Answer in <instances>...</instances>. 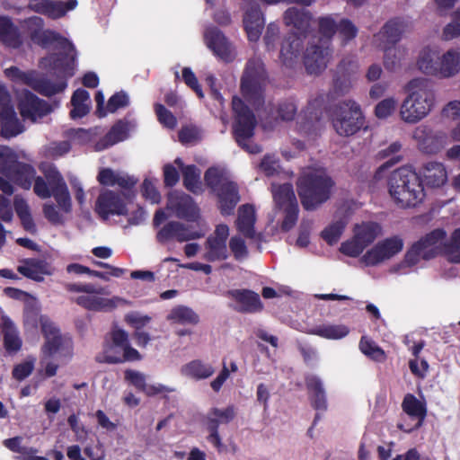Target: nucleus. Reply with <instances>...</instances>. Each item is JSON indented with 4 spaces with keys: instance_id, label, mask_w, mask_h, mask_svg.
<instances>
[{
    "instance_id": "7ed1b4c3",
    "label": "nucleus",
    "mask_w": 460,
    "mask_h": 460,
    "mask_svg": "<svg viewBox=\"0 0 460 460\" xmlns=\"http://www.w3.org/2000/svg\"><path fill=\"white\" fill-rule=\"evenodd\" d=\"M411 92L400 107L401 119L409 124H416L427 117L435 104L432 84L425 78H414L408 84Z\"/></svg>"
},
{
    "instance_id": "bb28decb",
    "label": "nucleus",
    "mask_w": 460,
    "mask_h": 460,
    "mask_svg": "<svg viewBox=\"0 0 460 460\" xmlns=\"http://www.w3.org/2000/svg\"><path fill=\"white\" fill-rule=\"evenodd\" d=\"M65 52L52 53L48 58H43V61L48 62L50 69L58 72L59 78H66L74 75V64H75V51L64 50Z\"/></svg>"
},
{
    "instance_id": "39448f33",
    "label": "nucleus",
    "mask_w": 460,
    "mask_h": 460,
    "mask_svg": "<svg viewBox=\"0 0 460 460\" xmlns=\"http://www.w3.org/2000/svg\"><path fill=\"white\" fill-rule=\"evenodd\" d=\"M331 120L334 130L341 137L355 135L365 124L360 105L353 100H345L336 104L331 111Z\"/></svg>"
},
{
    "instance_id": "09e8293b",
    "label": "nucleus",
    "mask_w": 460,
    "mask_h": 460,
    "mask_svg": "<svg viewBox=\"0 0 460 460\" xmlns=\"http://www.w3.org/2000/svg\"><path fill=\"white\" fill-rule=\"evenodd\" d=\"M57 201L59 208L65 213H70L72 210V202L70 193L64 180L60 177L58 182L52 187V195Z\"/></svg>"
},
{
    "instance_id": "412c9836",
    "label": "nucleus",
    "mask_w": 460,
    "mask_h": 460,
    "mask_svg": "<svg viewBox=\"0 0 460 460\" xmlns=\"http://www.w3.org/2000/svg\"><path fill=\"white\" fill-rule=\"evenodd\" d=\"M330 49L323 44L309 45L304 54V64L310 75H319L327 66Z\"/></svg>"
},
{
    "instance_id": "b1692460",
    "label": "nucleus",
    "mask_w": 460,
    "mask_h": 460,
    "mask_svg": "<svg viewBox=\"0 0 460 460\" xmlns=\"http://www.w3.org/2000/svg\"><path fill=\"white\" fill-rule=\"evenodd\" d=\"M412 28V22L409 17H394L383 26L380 36L387 46H395L402 36Z\"/></svg>"
},
{
    "instance_id": "338daca9",
    "label": "nucleus",
    "mask_w": 460,
    "mask_h": 460,
    "mask_svg": "<svg viewBox=\"0 0 460 460\" xmlns=\"http://www.w3.org/2000/svg\"><path fill=\"white\" fill-rule=\"evenodd\" d=\"M129 104V99L128 94L123 92H118L115 93L113 95H111L107 102L106 106V112L114 113L120 108H125L128 106Z\"/></svg>"
},
{
    "instance_id": "de8ad7c7",
    "label": "nucleus",
    "mask_w": 460,
    "mask_h": 460,
    "mask_svg": "<svg viewBox=\"0 0 460 460\" xmlns=\"http://www.w3.org/2000/svg\"><path fill=\"white\" fill-rule=\"evenodd\" d=\"M311 333L328 340H340L349 333V328L344 324H323L314 327Z\"/></svg>"
},
{
    "instance_id": "20e7f679",
    "label": "nucleus",
    "mask_w": 460,
    "mask_h": 460,
    "mask_svg": "<svg viewBox=\"0 0 460 460\" xmlns=\"http://www.w3.org/2000/svg\"><path fill=\"white\" fill-rule=\"evenodd\" d=\"M232 109L234 115L233 135L236 143L250 154L261 153L262 151L261 146L249 143L257 125L253 111L238 96L233 97Z\"/></svg>"
},
{
    "instance_id": "774afa93",
    "label": "nucleus",
    "mask_w": 460,
    "mask_h": 460,
    "mask_svg": "<svg viewBox=\"0 0 460 460\" xmlns=\"http://www.w3.org/2000/svg\"><path fill=\"white\" fill-rule=\"evenodd\" d=\"M460 36V10H456L452 14V21L443 30V39L446 40H453Z\"/></svg>"
},
{
    "instance_id": "5701e85b",
    "label": "nucleus",
    "mask_w": 460,
    "mask_h": 460,
    "mask_svg": "<svg viewBox=\"0 0 460 460\" xmlns=\"http://www.w3.org/2000/svg\"><path fill=\"white\" fill-rule=\"evenodd\" d=\"M17 266V271L23 277L36 282H42L44 276H50L53 273L50 263L45 259L26 258L22 259Z\"/></svg>"
},
{
    "instance_id": "4c0bfd02",
    "label": "nucleus",
    "mask_w": 460,
    "mask_h": 460,
    "mask_svg": "<svg viewBox=\"0 0 460 460\" xmlns=\"http://www.w3.org/2000/svg\"><path fill=\"white\" fill-rule=\"evenodd\" d=\"M460 71V52L456 49H449L439 58L438 66V77L449 78Z\"/></svg>"
},
{
    "instance_id": "a878e982",
    "label": "nucleus",
    "mask_w": 460,
    "mask_h": 460,
    "mask_svg": "<svg viewBox=\"0 0 460 460\" xmlns=\"http://www.w3.org/2000/svg\"><path fill=\"white\" fill-rule=\"evenodd\" d=\"M215 193L218 199L220 213L223 216L232 215L237 203L240 201L237 184L234 181H226Z\"/></svg>"
},
{
    "instance_id": "4be33fe9",
    "label": "nucleus",
    "mask_w": 460,
    "mask_h": 460,
    "mask_svg": "<svg viewBox=\"0 0 460 460\" xmlns=\"http://www.w3.org/2000/svg\"><path fill=\"white\" fill-rule=\"evenodd\" d=\"M317 101L309 102L298 117L297 129L305 136L315 135L322 128L323 111L316 107Z\"/></svg>"
},
{
    "instance_id": "0e129e2a",
    "label": "nucleus",
    "mask_w": 460,
    "mask_h": 460,
    "mask_svg": "<svg viewBox=\"0 0 460 460\" xmlns=\"http://www.w3.org/2000/svg\"><path fill=\"white\" fill-rule=\"evenodd\" d=\"M204 181L206 185L214 193L218 190L221 184L226 181L223 179V173L216 167H210L205 172Z\"/></svg>"
},
{
    "instance_id": "58836bf2",
    "label": "nucleus",
    "mask_w": 460,
    "mask_h": 460,
    "mask_svg": "<svg viewBox=\"0 0 460 460\" xmlns=\"http://www.w3.org/2000/svg\"><path fill=\"white\" fill-rule=\"evenodd\" d=\"M0 135L4 138H11L21 134L24 127L19 121L13 109H4L0 113Z\"/></svg>"
},
{
    "instance_id": "a18cd8bd",
    "label": "nucleus",
    "mask_w": 460,
    "mask_h": 460,
    "mask_svg": "<svg viewBox=\"0 0 460 460\" xmlns=\"http://www.w3.org/2000/svg\"><path fill=\"white\" fill-rule=\"evenodd\" d=\"M183 186L195 195L203 192L200 181V170L195 164H189L183 168Z\"/></svg>"
},
{
    "instance_id": "2eb2a0df",
    "label": "nucleus",
    "mask_w": 460,
    "mask_h": 460,
    "mask_svg": "<svg viewBox=\"0 0 460 460\" xmlns=\"http://www.w3.org/2000/svg\"><path fill=\"white\" fill-rule=\"evenodd\" d=\"M167 208L180 219L196 222L199 218V208L191 196L184 192H174L168 196Z\"/></svg>"
},
{
    "instance_id": "6e6552de",
    "label": "nucleus",
    "mask_w": 460,
    "mask_h": 460,
    "mask_svg": "<svg viewBox=\"0 0 460 460\" xmlns=\"http://www.w3.org/2000/svg\"><path fill=\"white\" fill-rule=\"evenodd\" d=\"M447 233L442 228H437L426 234L415 242L406 252L404 262L408 266H414L420 261H429L438 256L439 249L438 244L446 239Z\"/></svg>"
},
{
    "instance_id": "473e14b6",
    "label": "nucleus",
    "mask_w": 460,
    "mask_h": 460,
    "mask_svg": "<svg viewBox=\"0 0 460 460\" xmlns=\"http://www.w3.org/2000/svg\"><path fill=\"white\" fill-rule=\"evenodd\" d=\"M37 175L33 165L19 161L6 178L11 180L18 187L29 190Z\"/></svg>"
},
{
    "instance_id": "dca6fc26",
    "label": "nucleus",
    "mask_w": 460,
    "mask_h": 460,
    "mask_svg": "<svg viewBox=\"0 0 460 460\" xmlns=\"http://www.w3.org/2000/svg\"><path fill=\"white\" fill-rule=\"evenodd\" d=\"M18 110L24 119L36 121L37 119L49 114L53 108L48 102L39 98L31 92L26 91L19 100Z\"/></svg>"
},
{
    "instance_id": "f03ea898",
    "label": "nucleus",
    "mask_w": 460,
    "mask_h": 460,
    "mask_svg": "<svg viewBox=\"0 0 460 460\" xmlns=\"http://www.w3.org/2000/svg\"><path fill=\"white\" fill-rule=\"evenodd\" d=\"M334 186V181L323 169L302 173L296 181V191L303 208L316 210L330 199Z\"/></svg>"
},
{
    "instance_id": "a19ab883",
    "label": "nucleus",
    "mask_w": 460,
    "mask_h": 460,
    "mask_svg": "<svg viewBox=\"0 0 460 460\" xmlns=\"http://www.w3.org/2000/svg\"><path fill=\"white\" fill-rule=\"evenodd\" d=\"M439 64V55L436 50L427 47L424 48L419 55L417 60L418 68L425 75L438 77V66Z\"/></svg>"
},
{
    "instance_id": "c85d7f7f",
    "label": "nucleus",
    "mask_w": 460,
    "mask_h": 460,
    "mask_svg": "<svg viewBox=\"0 0 460 460\" xmlns=\"http://www.w3.org/2000/svg\"><path fill=\"white\" fill-rule=\"evenodd\" d=\"M312 20L313 15L311 12L294 6L288 8L283 13L285 25L292 26L304 38L306 37L310 31Z\"/></svg>"
},
{
    "instance_id": "2f4dec72",
    "label": "nucleus",
    "mask_w": 460,
    "mask_h": 460,
    "mask_svg": "<svg viewBox=\"0 0 460 460\" xmlns=\"http://www.w3.org/2000/svg\"><path fill=\"white\" fill-rule=\"evenodd\" d=\"M305 381L311 406L317 411H326L328 402L322 380L318 376L311 375L307 376Z\"/></svg>"
},
{
    "instance_id": "f704fd0d",
    "label": "nucleus",
    "mask_w": 460,
    "mask_h": 460,
    "mask_svg": "<svg viewBox=\"0 0 460 460\" xmlns=\"http://www.w3.org/2000/svg\"><path fill=\"white\" fill-rule=\"evenodd\" d=\"M77 4V0H68L66 2L52 0V2H45L35 5L34 12L56 20L65 16L68 11L75 9Z\"/></svg>"
},
{
    "instance_id": "bf43d9fd",
    "label": "nucleus",
    "mask_w": 460,
    "mask_h": 460,
    "mask_svg": "<svg viewBox=\"0 0 460 460\" xmlns=\"http://www.w3.org/2000/svg\"><path fill=\"white\" fill-rule=\"evenodd\" d=\"M345 223L341 220L336 221L329 225L321 232V237L330 245L338 243L343 231Z\"/></svg>"
},
{
    "instance_id": "37998d69",
    "label": "nucleus",
    "mask_w": 460,
    "mask_h": 460,
    "mask_svg": "<svg viewBox=\"0 0 460 460\" xmlns=\"http://www.w3.org/2000/svg\"><path fill=\"white\" fill-rule=\"evenodd\" d=\"M381 231V226L376 222H363L361 225H356L354 228V236L365 246L370 245L377 237Z\"/></svg>"
},
{
    "instance_id": "c9c22d12",
    "label": "nucleus",
    "mask_w": 460,
    "mask_h": 460,
    "mask_svg": "<svg viewBox=\"0 0 460 460\" xmlns=\"http://www.w3.org/2000/svg\"><path fill=\"white\" fill-rule=\"evenodd\" d=\"M256 222L255 208L251 204H243L238 208L236 228L239 233L249 239L255 237L254 225Z\"/></svg>"
},
{
    "instance_id": "4d7b16f0",
    "label": "nucleus",
    "mask_w": 460,
    "mask_h": 460,
    "mask_svg": "<svg viewBox=\"0 0 460 460\" xmlns=\"http://www.w3.org/2000/svg\"><path fill=\"white\" fill-rule=\"evenodd\" d=\"M16 154L8 146H0V173L4 177L10 173L18 163Z\"/></svg>"
},
{
    "instance_id": "6ab92c4d",
    "label": "nucleus",
    "mask_w": 460,
    "mask_h": 460,
    "mask_svg": "<svg viewBox=\"0 0 460 460\" xmlns=\"http://www.w3.org/2000/svg\"><path fill=\"white\" fill-rule=\"evenodd\" d=\"M243 28L250 41H257L264 28L265 20L260 4L256 1L251 2L243 13Z\"/></svg>"
},
{
    "instance_id": "ddd939ff",
    "label": "nucleus",
    "mask_w": 460,
    "mask_h": 460,
    "mask_svg": "<svg viewBox=\"0 0 460 460\" xmlns=\"http://www.w3.org/2000/svg\"><path fill=\"white\" fill-rule=\"evenodd\" d=\"M403 248V240L394 235L378 242L361 258L367 266H376L399 253Z\"/></svg>"
},
{
    "instance_id": "423d86ee",
    "label": "nucleus",
    "mask_w": 460,
    "mask_h": 460,
    "mask_svg": "<svg viewBox=\"0 0 460 460\" xmlns=\"http://www.w3.org/2000/svg\"><path fill=\"white\" fill-rule=\"evenodd\" d=\"M265 68L259 58L247 61L241 77V93L243 98L254 108L264 103Z\"/></svg>"
},
{
    "instance_id": "aec40b11",
    "label": "nucleus",
    "mask_w": 460,
    "mask_h": 460,
    "mask_svg": "<svg viewBox=\"0 0 460 460\" xmlns=\"http://www.w3.org/2000/svg\"><path fill=\"white\" fill-rule=\"evenodd\" d=\"M358 68L357 61L351 58H344L340 61L333 77V91L337 95H342L349 90L352 76Z\"/></svg>"
},
{
    "instance_id": "72a5a7b5",
    "label": "nucleus",
    "mask_w": 460,
    "mask_h": 460,
    "mask_svg": "<svg viewBox=\"0 0 460 460\" xmlns=\"http://www.w3.org/2000/svg\"><path fill=\"white\" fill-rule=\"evenodd\" d=\"M128 136V123L123 120H118L111 129L100 138L94 146L97 152L103 151L115 144L124 141Z\"/></svg>"
},
{
    "instance_id": "f8f14e48",
    "label": "nucleus",
    "mask_w": 460,
    "mask_h": 460,
    "mask_svg": "<svg viewBox=\"0 0 460 460\" xmlns=\"http://www.w3.org/2000/svg\"><path fill=\"white\" fill-rule=\"evenodd\" d=\"M203 38L208 49H209L217 58L225 63H231L234 60L235 53L233 44L217 27H207Z\"/></svg>"
},
{
    "instance_id": "052dcab7",
    "label": "nucleus",
    "mask_w": 460,
    "mask_h": 460,
    "mask_svg": "<svg viewBox=\"0 0 460 460\" xmlns=\"http://www.w3.org/2000/svg\"><path fill=\"white\" fill-rule=\"evenodd\" d=\"M337 25L338 22H336L332 15L321 16L318 18L319 32L327 41H331L337 32Z\"/></svg>"
},
{
    "instance_id": "393cba45",
    "label": "nucleus",
    "mask_w": 460,
    "mask_h": 460,
    "mask_svg": "<svg viewBox=\"0 0 460 460\" xmlns=\"http://www.w3.org/2000/svg\"><path fill=\"white\" fill-rule=\"evenodd\" d=\"M402 411L411 418L416 419L418 421L414 428L406 429L402 424H398L399 429L410 433L413 429L420 428L427 416V407L424 402L420 401L412 394H406L402 402Z\"/></svg>"
},
{
    "instance_id": "e2e57ef3",
    "label": "nucleus",
    "mask_w": 460,
    "mask_h": 460,
    "mask_svg": "<svg viewBox=\"0 0 460 460\" xmlns=\"http://www.w3.org/2000/svg\"><path fill=\"white\" fill-rule=\"evenodd\" d=\"M358 31L357 26L347 18H343L338 22L337 32H339L344 44L355 39Z\"/></svg>"
},
{
    "instance_id": "c03bdc74",
    "label": "nucleus",
    "mask_w": 460,
    "mask_h": 460,
    "mask_svg": "<svg viewBox=\"0 0 460 460\" xmlns=\"http://www.w3.org/2000/svg\"><path fill=\"white\" fill-rule=\"evenodd\" d=\"M75 303L89 311H104L115 306L112 300L109 298L88 294L87 296H79L75 298Z\"/></svg>"
},
{
    "instance_id": "8fccbe9b",
    "label": "nucleus",
    "mask_w": 460,
    "mask_h": 460,
    "mask_svg": "<svg viewBox=\"0 0 460 460\" xmlns=\"http://www.w3.org/2000/svg\"><path fill=\"white\" fill-rule=\"evenodd\" d=\"M359 349L364 355L376 362L383 363L386 360L387 357L385 350L367 336L361 337Z\"/></svg>"
},
{
    "instance_id": "cd10ccee",
    "label": "nucleus",
    "mask_w": 460,
    "mask_h": 460,
    "mask_svg": "<svg viewBox=\"0 0 460 460\" xmlns=\"http://www.w3.org/2000/svg\"><path fill=\"white\" fill-rule=\"evenodd\" d=\"M419 175L429 188L442 187L447 181V172L444 164L437 161L424 163Z\"/></svg>"
},
{
    "instance_id": "3c124183",
    "label": "nucleus",
    "mask_w": 460,
    "mask_h": 460,
    "mask_svg": "<svg viewBox=\"0 0 460 460\" xmlns=\"http://www.w3.org/2000/svg\"><path fill=\"white\" fill-rule=\"evenodd\" d=\"M442 249L451 262L460 263V227L455 229L449 240L442 243Z\"/></svg>"
},
{
    "instance_id": "864d4df0",
    "label": "nucleus",
    "mask_w": 460,
    "mask_h": 460,
    "mask_svg": "<svg viewBox=\"0 0 460 460\" xmlns=\"http://www.w3.org/2000/svg\"><path fill=\"white\" fill-rule=\"evenodd\" d=\"M274 201L280 208L290 204H297V200L290 183H284L279 185L273 193Z\"/></svg>"
},
{
    "instance_id": "603ef678",
    "label": "nucleus",
    "mask_w": 460,
    "mask_h": 460,
    "mask_svg": "<svg viewBox=\"0 0 460 460\" xmlns=\"http://www.w3.org/2000/svg\"><path fill=\"white\" fill-rule=\"evenodd\" d=\"M419 149L428 155L438 154L443 147V137L437 135L426 134L423 137L417 136Z\"/></svg>"
},
{
    "instance_id": "5fc2aeb1",
    "label": "nucleus",
    "mask_w": 460,
    "mask_h": 460,
    "mask_svg": "<svg viewBox=\"0 0 460 460\" xmlns=\"http://www.w3.org/2000/svg\"><path fill=\"white\" fill-rule=\"evenodd\" d=\"M384 54V66L389 71H395L401 66L404 58L405 50L396 49L394 46H385Z\"/></svg>"
},
{
    "instance_id": "79ce46f5",
    "label": "nucleus",
    "mask_w": 460,
    "mask_h": 460,
    "mask_svg": "<svg viewBox=\"0 0 460 460\" xmlns=\"http://www.w3.org/2000/svg\"><path fill=\"white\" fill-rule=\"evenodd\" d=\"M215 372L214 367L200 359H194L185 364L181 368L182 375L195 380L207 379Z\"/></svg>"
},
{
    "instance_id": "6e6d98bb",
    "label": "nucleus",
    "mask_w": 460,
    "mask_h": 460,
    "mask_svg": "<svg viewBox=\"0 0 460 460\" xmlns=\"http://www.w3.org/2000/svg\"><path fill=\"white\" fill-rule=\"evenodd\" d=\"M297 113V105L294 99L288 98L278 102L276 107L277 119L292 121Z\"/></svg>"
},
{
    "instance_id": "a211bd4d",
    "label": "nucleus",
    "mask_w": 460,
    "mask_h": 460,
    "mask_svg": "<svg viewBox=\"0 0 460 460\" xmlns=\"http://www.w3.org/2000/svg\"><path fill=\"white\" fill-rule=\"evenodd\" d=\"M226 296L232 298L237 306L234 310L241 314H256L263 310V304L258 293L253 290L230 289L226 292Z\"/></svg>"
},
{
    "instance_id": "13d9d810",
    "label": "nucleus",
    "mask_w": 460,
    "mask_h": 460,
    "mask_svg": "<svg viewBox=\"0 0 460 460\" xmlns=\"http://www.w3.org/2000/svg\"><path fill=\"white\" fill-rule=\"evenodd\" d=\"M16 154L8 146H0V173L4 177L10 173L18 163Z\"/></svg>"
},
{
    "instance_id": "0eeeda50",
    "label": "nucleus",
    "mask_w": 460,
    "mask_h": 460,
    "mask_svg": "<svg viewBox=\"0 0 460 460\" xmlns=\"http://www.w3.org/2000/svg\"><path fill=\"white\" fill-rule=\"evenodd\" d=\"M111 340V342L105 345L102 355L96 358L98 362L119 364L141 359L140 353L131 347L128 334L126 331L119 328L112 329Z\"/></svg>"
},
{
    "instance_id": "7c9ffc66",
    "label": "nucleus",
    "mask_w": 460,
    "mask_h": 460,
    "mask_svg": "<svg viewBox=\"0 0 460 460\" xmlns=\"http://www.w3.org/2000/svg\"><path fill=\"white\" fill-rule=\"evenodd\" d=\"M0 330L5 350L9 353L19 351L22 345L19 332L11 318L3 312L0 316Z\"/></svg>"
},
{
    "instance_id": "e433bc0d",
    "label": "nucleus",
    "mask_w": 460,
    "mask_h": 460,
    "mask_svg": "<svg viewBox=\"0 0 460 460\" xmlns=\"http://www.w3.org/2000/svg\"><path fill=\"white\" fill-rule=\"evenodd\" d=\"M0 42L12 49H19L22 45L18 27L7 16H0Z\"/></svg>"
},
{
    "instance_id": "c756f323",
    "label": "nucleus",
    "mask_w": 460,
    "mask_h": 460,
    "mask_svg": "<svg viewBox=\"0 0 460 460\" xmlns=\"http://www.w3.org/2000/svg\"><path fill=\"white\" fill-rule=\"evenodd\" d=\"M304 37L296 32H289L281 44L280 59L286 66H292L304 49Z\"/></svg>"
},
{
    "instance_id": "ea45409f",
    "label": "nucleus",
    "mask_w": 460,
    "mask_h": 460,
    "mask_svg": "<svg viewBox=\"0 0 460 460\" xmlns=\"http://www.w3.org/2000/svg\"><path fill=\"white\" fill-rule=\"evenodd\" d=\"M30 84L34 91L47 97L62 93L67 87L66 78H59L58 76L56 83L46 77H36L31 80Z\"/></svg>"
},
{
    "instance_id": "49530a36",
    "label": "nucleus",
    "mask_w": 460,
    "mask_h": 460,
    "mask_svg": "<svg viewBox=\"0 0 460 460\" xmlns=\"http://www.w3.org/2000/svg\"><path fill=\"white\" fill-rule=\"evenodd\" d=\"M167 319L179 324L196 325L199 322V316L191 308L185 305L173 307L167 316Z\"/></svg>"
},
{
    "instance_id": "9d476101",
    "label": "nucleus",
    "mask_w": 460,
    "mask_h": 460,
    "mask_svg": "<svg viewBox=\"0 0 460 460\" xmlns=\"http://www.w3.org/2000/svg\"><path fill=\"white\" fill-rule=\"evenodd\" d=\"M235 416L236 411L234 405H228L223 410L217 407L211 408L206 416V428L208 431L207 440L212 444L219 453L225 448L218 431L219 425L220 423H229Z\"/></svg>"
},
{
    "instance_id": "680f3d73",
    "label": "nucleus",
    "mask_w": 460,
    "mask_h": 460,
    "mask_svg": "<svg viewBox=\"0 0 460 460\" xmlns=\"http://www.w3.org/2000/svg\"><path fill=\"white\" fill-rule=\"evenodd\" d=\"M284 212V218L281 223V230L283 232L290 231L296 224L299 214V207L297 204H290V206H286L282 208Z\"/></svg>"
},
{
    "instance_id": "1a4fd4ad",
    "label": "nucleus",
    "mask_w": 460,
    "mask_h": 460,
    "mask_svg": "<svg viewBox=\"0 0 460 460\" xmlns=\"http://www.w3.org/2000/svg\"><path fill=\"white\" fill-rule=\"evenodd\" d=\"M31 40L47 49L51 45H56L58 49L68 51H75L74 44L60 33L52 30H43L44 20L40 16H31L24 21Z\"/></svg>"
},
{
    "instance_id": "9b49d317",
    "label": "nucleus",
    "mask_w": 460,
    "mask_h": 460,
    "mask_svg": "<svg viewBox=\"0 0 460 460\" xmlns=\"http://www.w3.org/2000/svg\"><path fill=\"white\" fill-rule=\"evenodd\" d=\"M229 227L226 224L217 225L213 234L204 243L203 259L209 262L226 261L229 257L227 239Z\"/></svg>"
},
{
    "instance_id": "69168bd1",
    "label": "nucleus",
    "mask_w": 460,
    "mask_h": 460,
    "mask_svg": "<svg viewBox=\"0 0 460 460\" xmlns=\"http://www.w3.org/2000/svg\"><path fill=\"white\" fill-rule=\"evenodd\" d=\"M154 108L157 116V119L161 124L171 129L177 126V119L175 116L163 104L155 103Z\"/></svg>"
},
{
    "instance_id": "f257e3e1",
    "label": "nucleus",
    "mask_w": 460,
    "mask_h": 460,
    "mask_svg": "<svg viewBox=\"0 0 460 460\" xmlns=\"http://www.w3.org/2000/svg\"><path fill=\"white\" fill-rule=\"evenodd\" d=\"M388 191L394 202L401 208H416L426 197L419 173L407 166L400 167L390 174Z\"/></svg>"
},
{
    "instance_id": "f3484780",
    "label": "nucleus",
    "mask_w": 460,
    "mask_h": 460,
    "mask_svg": "<svg viewBox=\"0 0 460 460\" xmlns=\"http://www.w3.org/2000/svg\"><path fill=\"white\" fill-rule=\"evenodd\" d=\"M204 235L197 230H191L190 226L178 221H170L165 224L156 234V240L160 243H165L169 240L176 239L179 243L199 239Z\"/></svg>"
},
{
    "instance_id": "4468645a",
    "label": "nucleus",
    "mask_w": 460,
    "mask_h": 460,
    "mask_svg": "<svg viewBox=\"0 0 460 460\" xmlns=\"http://www.w3.org/2000/svg\"><path fill=\"white\" fill-rule=\"evenodd\" d=\"M95 212L102 219L107 220L111 216H126L128 208L120 194L106 190L96 199Z\"/></svg>"
}]
</instances>
